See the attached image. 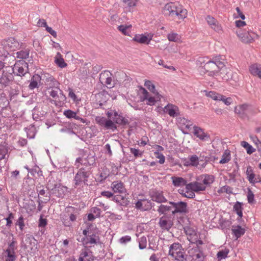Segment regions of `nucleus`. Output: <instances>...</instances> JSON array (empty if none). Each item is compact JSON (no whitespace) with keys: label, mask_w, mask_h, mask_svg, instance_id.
<instances>
[{"label":"nucleus","mask_w":261,"mask_h":261,"mask_svg":"<svg viewBox=\"0 0 261 261\" xmlns=\"http://www.w3.org/2000/svg\"><path fill=\"white\" fill-rule=\"evenodd\" d=\"M90 173V171L87 170L84 168H81L75 176V185L76 186L81 185L82 184L87 185L86 182Z\"/></svg>","instance_id":"9"},{"label":"nucleus","mask_w":261,"mask_h":261,"mask_svg":"<svg viewBox=\"0 0 261 261\" xmlns=\"http://www.w3.org/2000/svg\"><path fill=\"white\" fill-rule=\"evenodd\" d=\"M136 207L138 209L146 211L151 208V203L146 199L140 200L136 202Z\"/></svg>","instance_id":"27"},{"label":"nucleus","mask_w":261,"mask_h":261,"mask_svg":"<svg viewBox=\"0 0 261 261\" xmlns=\"http://www.w3.org/2000/svg\"><path fill=\"white\" fill-rule=\"evenodd\" d=\"M68 91V96L71 98L74 102H78L79 100L73 90L71 88H69Z\"/></svg>","instance_id":"57"},{"label":"nucleus","mask_w":261,"mask_h":261,"mask_svg":"<svg viewBox=\"0 0 261 261\" xmlns=\"http://www.w3.org/2000/svg\"><path fill=\"white\" fill-rule=\"evenodd\" d=\"M14 215L12 213H10L8 215V217L6 218L7 221L6 226L10 227L12 224V220L14 219Z\"/></svg>","instance_id":"60"},{"label":"nucleus","mask_w":261,"mask_h":261,"mask_svg":"<svg viewBox=\"0 0 261 261\" xmlns=\"http://www.w3.org/2000/svg\"><path fill=\"white\" fill-rule=\"evenodd\" d=\"M131 237L129 236H125L121 237L119 239V243L121 244H126L131 241Z\"/></svg>","instance_id":"63"},{"label":"nucleus","mask_w":261,"mask_h":261,"mask_svg":"<svg viewBox=\"0 0 261 261\" xmlns=\"http://www.w3.org/2000/svg\"><path fill=\"white\" fill-rule=\"evenodd\" d=\"M94 161L93 156L89 157V161H87L86 159L83 160L81 158H79L76 160L75 165L79 168L80 167V165L84 164L86 166L91 165L94 163Z\"/></svg>","instance_id":"36"},{"label":"nucleus","mask_w":261,"mask_h":261,"mask_svg":"<svg viewBox=\"0 0 261 261\" xmlns=\"http://www.w3.org/2000/svg\"><path fill=\"white\" fill-rule=\"evenodd\" d=\"M95 121L99 125L107 129H114L116 128L115 124L111 120H107L105 117L97 116L95 118Z\"/></svg>","instance_id":"17"},{"label":"nucleus","mask_w":261,"mask_h":261,"mask_svg":"<svg viewBox=\"0 0 261 261\" xmlns=\"http://www.w3.org/2000/svg\"><path fill=\"white\" fill-rule=\"evenodd\" d=\"M205 20L209 26L215 31L218 33L222 32L221 25L214 17L208 15L206 17Z\"/></svg>","instance_id":"18"},{"label":"nucleus","mask_w":261,"mask_h":261,"mask_svg":"<svg viewBox=\"0 0 261 261\" xmlns=\"http://www.w3.org/2000/svg\"><path fill=\"white\" fill-rule=\"evenodd\" d=\"M154 154L155 157L159 159V163L161 164L164 163L165 161V156L162 153H160L158 151H155L154 152Z\"/></svg>","instance_id":"59"},{"label":"nucleus","mask_w":261,"mask_h":261,"mask_svg":"<svg viewBox=\"0 0 261 261\" xmlns=\"http://www.w3.org/2000/svg\"><path fill=\"white\" fill-rule=\"evenodd\" d=\"M241 145L244 147L248 154H251L254 152L256 150L251 145H250L247 142L243 141L241 142Z\"/></svg>","instance_id":"44"},{"label":"nucleus","mask_w":261,"mask_h":261,"mask_svg":"<svg viewBox=\"0 0 261 261\" xmlns=\"http://www.w3.org/2000/svg\"><path fill=\"white\" fill-rule=\"evenodd\" d=\"M153 34L148 33L147 34H136L133 38V41L140 44H149L152 39Z\"/></svg>","instance_id":"13"},{"label":"nucleus","mask_w":261,"mask_h":261,"mask_svg":"<svg viewBox=\"0 0 261 261\" xmlns=\"http://www.w3.org/2000/svg\"><path fill=\"white\" fill-rule=\"evenodd\" d=\"M147 245V240L146 237H142L139 239V246L140 249H143L146 248Z\"/></svg>","instance_id":"56"},{"label":"nucleus","mask_w":261,"mask_h":261,"mask_svg":"<svg viewBox=\"0 0 261 261\" xmlns=\"http://www.w3.org/2000/svg\"><path fill=\"white\" fill-rule=\"evenodd\" d=\"M193 133L195 136L201 140H208L210 139V136L199 127L194 126L193 127Z\"/></svg>","instance_id":"24"},{"label":"nucleus","mask_w":261,"mask_h":261,"mask_svg":"<svg viewBox=\"0 0 261 261\" xmlns=\"http://www.w3.org/2000/svg\"><path fill=\"white\" fill-rule=\"evenodd\" d=\"M218 101H222L225 105L229 106L232 102V99L231 97H226L221 94Z\"/></svg>","instance_id":"52"},{"label":"nucleus","mask_w":261,"mask_h":261,"mask_svg":"<svg viewBox=\"0 0 261 261\" xmlns=\"http://www.w3.org/2000/svg\"><path fill=\"white\" fill-rule=\"evenodd\" d=\"M199 159L196 155H193L190 158V165L193 166L197 167Z\"/></svg>","instance_id":"55"},{"label":"nucleus","mask_w":261,"mask_h":261,"mask_svg":"<svg viewBox=\"0 0 261 261\" xmlns=\"http://www.w3.org/2000/svg\"><path fill=\"white\" fill-rule=\"evenodd\" d=\"M202 92L204 93L206 97L211 98L215 101H218V99L219 98L221 95L220 93H219L214 91H208L207 90H203Z\"/></svg>","instance_id":"41"},{"label":"nucleus","mask_w":261,"mask_h":261,"mask_svg":"<svg viewBox=\"0 0 261 261\" xmlns=\"http://www.w3.org/2000/svg\"><path fill=\"white\" fill-rule=\"evenodd\" d=\"M196 180H199L202 184L207 187H210L215 180V177L212 174H202L196 177Z\"/></svg>","instance_id":"12"},{"label":"nucleus","mask_w":261,"mask_h":261,"mask_svg":"<svg viewBox=\"0 0 261 261\" xmlns=\"http://www.w3.org/2000/svg\"><path fill=\"white\" fill-rule=\"evenodd\" d=\"M217 192L219 194H222V193L230 194V193H232V189L228 186H223V187L220 188V189H218Z\"/></svg>","instance_id":"53"},{"label":"nucleus","mask_w":261,"mask_h":261,"mask_svg":"<svg viewBox=\"0 0 261 261\" xmlns=\"http://www.w3.org/2000/svg\"><path fill=\"white\" fill-rule=\"evenodd\" d=\"M249 107V105L247 103L239 105L235 107L234 111V113L238 114L240 117L243 118L245 116L246 112Z\"/></svg>","instance_id":"25"},{"label":"nucleus","mask_w":261,"mask_h":261,"mask_svg":"<svg viewBox=\"0 0 261 261\" xmlns=\"http://www.w3.org/2000/svg\"><path fill=\"white\" fill-rule=\"evenodd\" d=\"M93 260L92 253L86 249L82 250L78 259V261H93Z\"/></svg>","instance_id":"31"},{"label":"nucleus","mask_w":261,"mask_h":261,"mask_svg":"<svg viewBox=\"0 0 261 261\" xmlns=\"http://www.w3.org/2000/svg\"><path fill=\"white\" fill-rule=\"evenodd\" d=\"M233 210L236 212L237 215L239 216L238 220L241 219L243 216V208L242 207L241 203L239 202H236L233 206Z\"/></svg>","instance_id":"47"},{"label":"nucleus","mask_w":261,"mask_h":261,"mask_svg":"<svg viewBox=\"0 0 261 261\" xmlns=\"http://www.w3.org/2000/svg\"><path fill=\"white\" fill-rule=\"evenodd\" d=\"M13 77L11 73H5L0 78V83L7 85L10 82L13 81Z\"/></svg>","instance_id":"43"},{"label":"nucleus","mask_w":261,"mask_h":261,"mask_svg":"<svg viewBox=\"0 0 261 261\" xmlns=\"http://www.w3.org/2000/svg\"><path fill=\"white\" fill-rule=\"evenodd\" d=\"M173 215H175L177 213H186L187 212V204L185 202H173Z\"/></svg>","instance_id":"20"},{"label":"nucleus","mask_w":261,"mask_h":261,"mask_svg":"<svg viewBox=\"0 0 261 261\" xmlns=\"http://www.w3.org/2000/svg\"><path fill=\"white\" fill-rule=\"evenodd\" d=\"M91 212L96 217H98L100 215V210L99 208L94 207L91 209Z\"/></svg>","instance_id":"64"},{"label":"nucleus","mask_w":261,"mask_h":261,"mask_svg":"<svg viewBox=\"0 0 261 261\" xmlns=\"http://www.w3.org/2000/svg\"><path fill=\"white\" fill-rule=\"evenodd\" d=\"M171 179L173 185L175 187H181L184 186L186 187V185H188L187 180L181 177L172 176Z\"/></svg>","instance_id":"37"},{"label":"nucleus","mask_w":261,"mask_h":261,"mask_svg":"<svg viewBox=\"0 0 261 261\" xmlns=\"http://www.w3.org/2000/svg\"><path fill=\"white\" fill-rule=\"evenodd\" d=\"M169 255L177 261H186L185 252L179 243H174L169 247Z\"/></svg>","instance_id":"5"},{"label":"nucleus","mask_w":261,"mask_h":261,"mask_svg":"<svg viewBox=\"0 0 261 261\" xmlns=\"http://www.w3.org/2000/svg\"><path fill=\"white\" fill-rule=\"evenodd\" d=\"M179 193L184 197H187L188 198H192L195 196V192L192 191L191 190L186 189V191H185L184 190H179Z\"/></svg>","instance_id":"49"},{"label":"nucleus","mask_w":261,"mask_h":261,"mask_svg":"<svg viewBox=\"0 0 261 261\" xmlns=\"http://www.w3.org/2000/svg\"><path fill=\"white\" fill-rule=\"evenodd\" d=\"M186 232L187 235L189 234L188 239L190 242L191 243H196L199 245L202 244L203 242L201 240H197L196 234L194 231L188 229L186 231Z\"/></svg>","instance_id":"38"},{"label":"nucleus","mask_w":261,"mask_h":261,"mask_svg":"<svg viewBox=\"0 0 261 261\" xmlns=\"http://www.w3.org/2000/svg\"><path fill=\"white\" fill-rule=\"evenodd\" d=\"M189 253L192 257L193 261H203V253L199 250L197 247L191 249L189 251Z\"/></svg>","instance_id":"26"},{"label":"nucleus","mask_w":261,"mask_h":261,"mask_svg":"<svg viewBox=\"0 0 261 261\" xmlns=\"http://www.w3.org/2000/svg\"><path fill=\"white\" fill-rule=\"evenodd\" d=\"M162 12L165 16H177L178 19L183 20L187 17V10L177 3L170 2L163 7Z\"/></svg>","instance_id":"1"},{"label":"nucleus","mask_w":261,"mask_h":261,"mask_svg":"<svg viewBox=\"0 0 261 261\" xmlns=\"http://www.w3.org/2000/svg\"><path fill=\"white\" fill-rule=\"evenodd\" d=\"M231 231L232 234L235 236L236 239L237 240L244 234L246 230L240 225H233L232 226Z\"/></svg>","instance_id":"35"},{"label":"nucleus","mask_w":261,"mask_h":261,"mask_svg":"<svg viewBox=\"0 0 261 261\" xmlns=\"http://www.w3.org/2000/svg\"><path fill=\"white\" fill-rule=\"evenodd\" d=\"M228 253L229 249L225 248L220 250L217 253V256L219 259L221 260L222 259L225 258L227 256Z\"/></svg>","instance_id":"50"},{"label":"nucleus","mask_w":261,"mask_h":261,"mask_svg":"<svg viewBox=\"0 0 261 261\" xmlns=\"http://www.w3.org/2000/svg\"><path fill=\"white\" fill-rule=\"evenodd\" d=\"M140 91L141 93V100L146 101V103L149 106L154 105L156 102L160 101L162 98L161 95L158 92L153 93L154 96H151L149 92L142 87H140Z\"/></svg>","instance_id":"7"},{"label":"nucleus","mask_w":261,"mask_h":261,"mask_svg":"<svg viewBox=\"0 0 261 261\" xmlns=\"http://www.w3.org/2000/svg\"><path fill=\"white\" fill-rule=\"evenodd\" d=\"M111 188L114 193H118L114 196V200L121 204L125 203L127 201V192L123 183L118 181H113Z\"/></svg>","instance_id":"2"},{"label":"nucleus","mask_w":261,"mask_h":261,"mask_svg":"<svg viewBox=\"0 0 261 261\" xmlns=\"http://www.w3.org/2000/svg\"><path fill=\"white\" fill-rule=\"evenodd\" d=\"M63 114L67 118L69 119L74 118L75 119L80 120L83 123H88L87 120L83 119L76 115V113L72 111L71 110H67L64 111Z\"/></svg>","instance_id":"28"},{"label":"nucleus","mask_w":261,"mask_h":261,"mask_svg":"<svg viewBox=\"0 0 261 261\" xmlns=\"http://www.w3.org/2000/svg\"><path fill=\"white\" fill-rule=\"evenodd\" d=\"M70 221H67V217L64 216L62 218V222L65 226H70L71 225V222H74L76 219V216L74 214H71L69 216Z\"/></svg>","instance_id":"46"},{"label":"nucleus","mask_w":261,"mask_h":261,"mask_svg":"<svg viewBox=\"0 0 261 261\" xmlns=\"http://www.w3.org/2000/svg\"><path fill=\"white\" fill-rule=\"evenodd\" d=\"M151 199L159 203L164 202L167 201L166 198L163 196L162 192L153 191L151 193Z\"/></svg>","instance_id":"34"},{"label":"nucleus","mask_w":261,"mask_h":261,"mask_svg":"<svg viewBox=\"0 0 261 261\" xmlns=\"http://www.w3.org/2000/svg\"><path fill=\"white\" fill-rule=\"evenodd\" d=\"M132 25L128 24H121L117 27V30L123 35L130 36L132 33Z\"/></svg>","instance_id":"33"},{"label":"nucleus","mask_w":261,"mask_h":261,"mask_svg":"<svg viewBox=\"0 0 261 261\" xmlns=\"http://www.w3.org/2000/svg\"><path fill=\"white\" fill-rule=\"evenodd\" d=\"M167 38L170 41H173L178 43L181 42V37L177 33H169L167 36Z\"/></svg>","instance_id":"45"},{"label":"nucleus","mask_w":261,"mask_h":261,"mask_svg":"<svg viewBox=\"0 0 261 261\" xmlns=\"http://www.w3.org/2000/svg\"><path fill=\"white\" fill-rule=\"evenodd\" d=\"M144 86L152 93H156L158 91L155 90V85L149 80H145Z\"/></svg>","instance_id":"48"},{"label":"nucleus","mask_w":261,"mask_h":261,"mask_svg":"<svg viewBox=\"0 0 261 261\" xmlns=\"http://www.w3.org/2000/svg\"><path fill=\"white\" fill-rule=\"evenodd\" d=\"M138 2V0H122L123 13L126 14L127 12H133Z\"/></svg>","instance_id":"21"},{"label":"nucleus","mask_w":261,"mask_h":261,"mask_svg":"<svg viewBox=\"0 0 261 261\" xmlns=\"http://www.w3.org/2000/svg\"><path fill=\"white\" fill-rule=\"evenodd\" d=\"M112 76V74L110 71H105L100 73L99 81L102 84L110 88L113 87Z\"/></svg>","instance_id":"15"},{"label":"nucleus","mask_w":261,"mask_h":261,"mask_svg":"<svg viewBox=\"0 0 261 261\" xmlns=\"http://www.w3.org/2000/svg\"><path fill=\"white\" fill-rule=\"evenodd\" d=\"M173 202H169L166 205L161 204L158 209V212L162 214H166L171 212L173 214Z\"/></svg>","instance_id":"29"},{"label":"nucleus","mask_w":261,"mask_h":261,"mask_svg":"<svg viewBox=\"0 0 261 261\" xmlns=\"http://www.w3.org/2000/svg\"><path fill=\"white\" fill-rule=\"evenodd\" d=\"M16 224L19 226V227L21 230H22L23 229V228L24 227V219L22 216H20L18 218Z\"/></svg>","instance_id":"62"},{"label":"nucleus","mask_w":261,"mask_h":261,"mask_svg":"<svg viewBox=\"0 0 261 261\" xmlns=\"http://www.w3.org/2000/svg\"><path fill=\"white\" fill-rule=\"evenodd\" d=\"M83 234L85 238L83 239V244L89 247H92L97 244L99 238L98 236L91 230H84Z\"/></svg>","instance_id":"8"},{"label":"nucleus","mask_w":261,"mask_h":261,"mask_svg":"<svg viewBox=\"0 0 261 261\" xmlns=\"http://www.w3.org/2000/svg\"><path fill=\"white\" fill-rule=\"evenodd\" d=\"M177 122L180 127L182 129H189L192 125L191 121L185 118H179Z\"/></svg>","instance_id":"39"},{"label":"nucleus","mask_w":261,"mask_h":261,"mask_svg":"<svg viewBox=\"0 0 261 261\" xmlns=\"http://www.w3.org/2000/svg\"><path fill=\"white\" fill-rule=\"evenodd\" d=\"M27 67V63L24 61L17 62L12 69L13 73L18 76L24 75L27 72V70L25 69Z\"/></svg>","instance_id":"16"},{"label":"nucleus","mask_w":261,"mask_h":261,"mask_svg":"<svg viewBox=\"0 0 261 261\" xmlns=\"http://www.w3.org/2000/svg\"><path fill=\"white\" fill-rule=\"evenodd\" d=\"M55 62L61 68H64L67 66V64L65 62L64 60L60 53H57L56 57Z\"/></svg>","instance_id":"42"},{"label":"nucleus","mask_w":261,"mask_h":261,"mask_svg":"<svg viewBox=\"0 0 261 261\" xmlns=\"http://www.w3.org/2000/svg\"><path fill=\"white\" fill-rule=\"evenodd\" d=\"M231 160V152L228 149H226L222 155L219 163L221 164H225L228 163Z\"/></svg>","instance_id":"40"},{"label":"nucleus","mask_w":261,"mask_h":261,"mask_svg":"<svg viewBox=\"0 0 261 261\" xmlns=\"http://www.w3.org/2000/svg\"><path fill=\"white\" fill-rule=\"evenodd\" d=\"M43 77V80L45 81L46 84L49 86V87L59 86L58 82L52 75L44 74Z\"/></svg>","instance_id":"32"},{"label":"nucleus","mask_w":261,"mask_h":261,"mask_svg":"<svg viewBox=\"0 0 261 261\" xmlns=\"http://www.w3.org/2000/svg\"><path fill=\"white\" fill-rule=\"evenodd\" d=\"M246 175V178L252 185L261 182V177L259 175H256L254 173L253 170L250 166L247 167Z\"/></svg>","instance_id":"11"},{"label":"nucleus","mask_w":261,"mask_h":261,"mask_svg":"<svg viewBox=\"0 0 261 261\" xmlns=\"http://www.w3.org/2000/svg\"><path fill=\"white\" fill-rule=\"evenodd\" d=\"M247 197L248 203H253L254 195L252 191L250 189H248Z\"/></svg>","instance_id":"58"},{"label":"nucleus","mask_w":261,"mask_h":261,"mask_svg":"<svg viewBox=\"0 0 261 261\" xmlns=\"http://www.w3.org/2000/svg\"><path fill=\"white\" fill-rule=\"evenodd\" d=\"M249 73L253 76L257 77L261 80V64L253 63L248 68Z\"/></svg>","instance_id":"23"},{"label":"nucleus","mask_w":261,"mask_h":261,"mask_svg":"<svg viewBox=\"0 0 261 261\" xmlns=\"http://www.w3.org/2000/svg\"><path fill=\"white\" fill-rule=\"evenodd\" d=\"M15 250L14 242H12L9 244L8 248L4 252V255L5 261H15L16 260Z\"/></svg>","instance_id":"14"},{"label":"nucleus","mask_w":261,"mask_h":261,"mask_svg":"<svg viewBox=\"0 0 261 261\" xmlns=\"http://www.w3.org/2000/svg\"><path fill=\"white\" fill-rule=\"evenodd\" d=\"M236 33L239 39L244 43H251L258 37L255 33L249 30H242L241 29H238Z\"/></svg>","instance_id":"6"},{"label":"nucleus","mask_w":261,"mask_h":261,"mask_svg":"<svg viewBox=\"0 0 261 261\" xmlns=\"http://www.w3.org/2000/svg\"><path fill=\"white\" fill-rule=\"evenodd\" d=\"M172 225V222L166 217H162L160 219L159 225L163 229L168 230Z\"/></svg>","instance_id":"30"},{"label":"nucleus","mask_w":261,"mask_h":261,"mask_svg":"<svg viewBox=\"0 0 261 261\" xmlns=\"http://www.w3.org/2000/svg\"><path fill=\"white\" fill-rule=\"evenodd\" d=\"M29 55V53L27 50H20L16 53V57L21 59L28 58Z\"/></svg>","instance_id":"54"},{"label":"nucleus","mask_w":261,"mask_h":261,"mask_svg":"<svg viewBox=\"0 0 261 261\" xmlns=\"http://www.w3.org/2000/svg\"><path fill=\"white\" fill-rule=\"evenodd\" d=\"M203 68L205 73H207L209 76H212L217 75L219 72L222 74L221 71L225 72L226 70L224 64L220 61L216 62L208 61L204 65Z\"/></svg>","instance_id":"3"},{"label":"nucleus","mask_w":261,"mask_h":261,"mask_svg":"<svg viewBox=\"0 0 261 261\" xmlns=\"http://www.w3.org/2000/svg\"><path fill=\"white\" fill-rule=\"evenodd\" d=\"M47 91L51 97L52 103L56 106H61L65 102L66 97L58 86L48 87Z\"/></svg>","instance_id":"4"},{"label":"nucleus","mask_w":261,"mask_h":261,"mask_svg":"<svg viewBox=\"0 0 261 261\" xmlns=\"http://www.w3.org/2000/svg\"><path fill=\"white\" fill-rule=\"evenodd\" d=\"M163 111L164 113H167L172 117H175L179 114L178 108L171 103H168L166 106Z\"/></svg>","instance_id":"22"},{"label":"nucleus","mask_w":261,"mask_h":261,"mask_svg":"<svg viewBox=\"0 0 261 261\" xmlns=\"http://www.w3.org/2000/svg\"><path fill=\"white\" fill-rule=\"evenodd\" d=\"M187 190H191L196 193H200L206 190L205 186H203L199 180L191 182L186 185Z\"/></svg>","instance_id":"19"},{"label":"nucleus","mask_w":261,"mask_h":261,"mask_svg":"<svg viewBox=\"0 0 261 261\" xmlns=\"http://www.w3.org/2000/svg\"><path fill=\"white\" fill-rule=\"evenodd\" d=\"M158 63L159 65H162V66H163L164 67H165L166 68H167V69H170V70H172L173 71H175V70H176V69L173 66H168L167 65L165 64L164 60H162V59H160L158 61Z\"/></svg>","instance_id":"61"},{"label":"nucleus","mask_w":261,"mask_h":261,"mask_svg":"<svg viewBox=\"0 0 261 261\" xmlns=\"http://www.w3.org/2000/svg\"><path fill=\"white\" fill-rule=\"evenodd\" d=\"M113 122L119 124H121L123 123V118L120 115H118L117 112H114V117L112 118V120H111Z\"/></svg>","instance_id":"51"},{"label":"nucleus","mask_w":261,"mask_h":261,"mask_svg":"<svg viewBox=\"0 0 261 261\" xmlns=\"http://www.w3.org/2000/svg\"><path fill=\"white\" fill-rule=\"evenodd\" d=\"M1 45L4 46L5 50L8 51L15 50L20 47V44L14 38H9L2 41Z\"/></svg>","instance_id":"10"}]
</instances>
